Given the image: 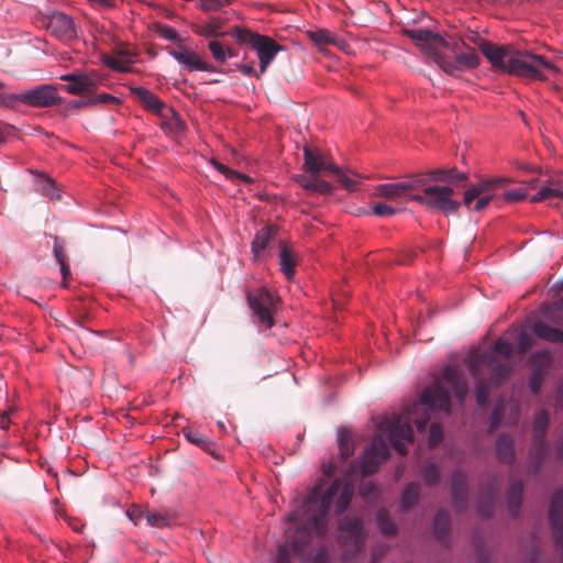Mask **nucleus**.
Returning <instances> with one entry per match:
<instances>
[{"instance_id":"f257e3e1","label":"nucleus","mask_w":563,"mask_h":563,"mask_svg":"<svg viewBox=\"0 0 563 563\" xmlns=\"http://www.w3.org/2000/svg\"><path fill=\"white\" fill-rule=\"evenodd\" d=\"M353 494L354 481L351 474H345L323 493L314 489L307 495L288 516L289 526L285 530L287 540L278 549L277 563H290L291 553L301 551L313 536L322 534L331 506L334 505L338 512H343Z\"/></svg>"},{"instance_id":"f03ea898","label":"nucleus","mask_w":563,"mask_h":563,"mask_svg":"<svg viewBox=\"0 0 563 563\" xmlns=\"http://www.w3.org/2000/svg\"><path fill=\"white\" fill-rule=\"evenodd\" d=\"M451 391L462 402L467 394V384L456 367L448 365L443 368L441 378L437 380V384L423 390L421 402L427 407V410L438 409L449 412Z\"/></svg>"},{"instance_id":"7ed1b4c3","label":"nucleus","mask_w":563,"mask_h":563,"mask_svg":"<svg viewBox=\"0 0 563 563\" xmlns=\"http://www.w3.org/2000/svg\"><path fill=\"white\" fill-rule=\"evenodd\" d=\"M302 169L308 173L309 176L297 175L295 177V181L299 184L302 189L321 195L332 194L333 186L329 181L319 178L321 172H339V166L334 164L329 156L319 151L305 147Z\"/></svg>"},{"instance_id":"20e7f679","label":"nucleus","mask_w":563,"mask_h":563,"mask_svg":"<svg viewBox=\"0 0 563 563\" xmlns=\"http://www.w3.org/2000/svg\"><path fill=\"white\" fill-rule=\"evenodd\" d=\"M510 353L511 344L500 338L496 341L493 351L484 353L481 357L471 356L465 362L475 378H478L479 371L485 367L489 371L492 379L499 384L510 373V367L507 364Z\"/></svg>"},{"instance_id":"39448f33","label":"nucleus","mask_w":563,"mask_h":563,"mask_svg":"<svg viewBox=\"0 0 563 563\" xmlns=\"http://www.w3.org/2000/svg\"><path fill=\"white\" fill-rule=\"evenodd\" d=\"M419 184L416 190L421 194L410 196L411 201L419 202L429 209L441 211L445 214L454 213L460 207V202L452 199L454 190L450 186L431 185L426 177H417Z\"/></svg>"},{"instance_id":"423d86ee","label":"nucleus","mask_w":563,"mask_h":563,"mask_svg":"<svg viewBox=\"0 0 563 563\" xmlns=\"http://www.w3.org/2000/svg\"><path fill=\"white\" fill-rule=\"evenodd\" d=\"M558 71V68L541 55L515 51L508 59L506 74L527 79L545 80V71Z\"/></svg>"},{"instance_id":"0eeeda50","label":"nucleus","mask_w":563,"mask_h":563,"mask_svg":"<svg viewBox=\"0 0 563 563\" xmlns=\"http://www.w3.org/2000/svg\"><path fill=\"white\" fill-rule=\"evenodd\" d=\"M233 34L239 43L250 44L256 52L260 60L261 74H264L275 59L276 55L285 49L283 45H279L272 37L254 33L249 30L236 29Z\"/></svg>"},{"instance_id":"6e6552de","label":"nucleus","mask_w":563,"mask_h":563,"mask_svg":"<svg viewBox=\"0 0 563 563\" xmlns=\"http://www.w3.org/2000/svg\"><path fill=\"white\" fill-rule=\"evenodd\" d=\"M377 427L380 431L387 433L391 445L399 454L407 453L406 443L413 442V431L408 419L404 420L401 416L393 413L383 417Z\"/></svg>"},{"instance_id":"1a4fd4ad","label":"nucleus","mask_w":563,"mask_h":563,"mask_svg":"<svg viewBox=\"0 0 563 563\" xmlns=\"http://www.w3.org/2000/svg\"><path fill=\"white\" fill-rule=\"evenodd\" d=\"M246 299L260 329H271L274 325L273 312L276 309V296L263 287L247 292Z\"/></svg>"},{"instance_id":"9d476101","label":"nucleus","mask_w":563,"mask_h":563,"mask_svg":"<svg viewBox=\"0 0 563 563\" xmlns=\"http://www.w3.org/2000/svg\"><path fill=\"white\" fill-rule=\"evenodd\" d=\"M59 79L68 82V85L62 86V88L67 93L75 96L91 93L97 90L106 80L104 76L96 69H90L87 71L76 70L62 75Z\"/></svg>"},{"instance_id":"9b49d317","label":"nucleus","mask_w":563,"mask_h":563,"mask_svg":"<svg viewBox=\"0 0 563 563\" xmlns=\"http://www.w3.org/2000/svg\"><path fill=\"white\" fill-rule=\"evenodd\" d=\"M18 104L20 102L30 106L45 108L56 104L59 101L57 87L53 85H38L22 93H16Z\"/></svg>"},{"instance_id":"f8f14e48","label":"nucleus","mask_w":563,"mask_h":563,"mask_svg":"<svg viewBox=\"0 0 563 563\" xmlns=\"http://www.w3.org/2000/svg\"><path fill=\"white\" fill-rule=\"evenodd\" d=\"M389 455V449L382 435H376L371 445L365 449L361 461L360 470L363 474H373L379 464Z\"/></svg>"},{"instance_id":"ddd939ff","label":"nucleus","mask_w":563,"mask_h":563,"mask_svg":"<svg viewBox=\"0 0 563 563\" xmlns=\"http://www.w3.org/2000/svg\"><path fill=\"white\" fill-rule=\"evenodd\" d=\"M405 34L413 40L430 56H432L435 63L441 56V51L448 46V43L440 34L433 33L429 30H406Z\"/></svg>"},{"instance_id":"4468645a","label":"nucleus","mask_w":563,"mask_h":563,"mask_svg":"<svg viewBox=\"0 0 563 563\" xmlns=\"http://www.w3.org/2000/svg\"><path fill=\"white\" fill-rule=\"evenodd\" d=\"M437 64L449 75H454L457 71L465 69H474L479 65V56L477 53L467 47L466 52L459 53L455 60L444 58L442 55L438 58Z\"/></svg>"},{"instance_id":"2eb2a0df","label":"nucleus","mask_w":563,"mask_h":563,"mask_svg":"<svg viewBox=\"0 0 563 563\" xmlns=\"http://www.w3.org/2000/svg\"><path fill=\"white\" fill-rule=\"evenodd\" d=\"M46 29L62 41L71 40L76 36V29L73 19L63 12H53L45 18Z\"/></svg>"},{"instance_id":"dca6fc26","label":"nucleus","mask_w":563,"mask_h":563,"mask_svg":"<svg viewBox=\"0 0 563 563\" xmlns=\"http://www.w3.org/2000/svg\"><path fill=\"white\" fill-rule=\"evenodd\" d=\"M169 55L188 71H216L211 64L205 62L196 52L184 45L179 46L178 49L170 51Z\"/></svg>"},{"instance_id":"f3484780","label":"nucleus","mask_w":563,"mask_h":563,"mask_svg":"<svg viewBox=\"0 0 563 563\" xmlns=\"http://www.w3.org/2000/svg\"><path fill=\"white\" fill-rule=\"evenodd\" d=\"M479 49L492 64L493 68L503 73L507 71L508 59L515 52L510 47L495 45L490 42H481Z\"/></svg>"},{"instance_id":"a211bd4d","label":"nucleus","mask_w":563,"mask_h":563,"mask_svg":"<svg viewBox=\"0 0 563 563\" xmlns=\"http://www.w3.org/2000/svg\"><path fill=\"white\" fill-rule=\"evenodd\" d=\"M417 177L400 181V183H386L376 186L375 194L378 197H383L386 199H397L406 197L410 200V196L413 195L411 191L416 190L417 186Z\"/></svg>"},{"instance_id":"6ab92c4d","label":"nucleus","mask_w":563,"mask_h":563,"mask_svg":"<svg viewBox=\"0 0 563 563\" xmlns=\"http://www.w3.org/2000/svg\"><path fill=\"white\" fill-rule=\"evenodd\" d=\"M549 521L556 541L563 543V488L556 489L551 497Z\"/></svg>"},{"instance_id":"aec40b11","label":"nucleus","mask_w":563,"mask_h":563,"mask_svg":"<svg viewBox=\"0 0 563 563\" xmlns=\"http://www.w3.org/2000/svg\"><path fill=\"white\" fill-rule=\"evenodd\" d=\"M131 93L143 106L146 111L157 115H163L167 110L173 112L155 93L144 87H131Z\"/></svg>"},{"instance_id":"412c9836","label":"nucleus","mask_w":563,"mask_h":563,"mask_svg":"<svg viewBox=\"0 0 563 563\" xmlns=\"http://www.w3.org/2000/svg\"><path fill=\"white\" fill-rule=\"evenodd\" d=\"M134 54L126 49H118L113 54H103L100 57L101 63L108 68L118 73H129L134 63Z\"/></svg>"},{"instance_id":"4be33fe9","label":"nucleus","mask_w":563,"mask_h":563,"mask_svg":"<svg viewBox=\"0 0 563 563\" xmlns=\"http://www.w3.org/2000/svg\"><path fill=\"white\" fill-rule=\"evenodd\" d=\"M297 263H298L297 253L287 246L282 247V250L279 252V265H280V271L283 272V274L286 276V278L288 280L294 279L295 267H296Z\"/></svg>"},{"instance_id":"5701e85b","label":"nucleus","mask_w":563,"mask_h":563,"mask_svg":"<svg viewBox=\"0 0 563 563\" xmlns=\"http://www.w3.org/2000/svg\"><path fill=\"white\" fill-rule=\"evenodd\" d=\"M503 183L501 179H493V180H483V181H479L478 184L472 186L470 189H467L465 192H464V205L467 207V208H471V203L475 200V198H478V197H482V196H485L484 194L500 185Z\"/></svg>"},{"instance_id":"b1692460","label":"nucleus","mask_w":563,"mask_h":563,"mask_svg":"<svg viewBox=\"0 0 563 563\" xmlns=\"http://www.w3.org/2000/svg\"><path fill=\"white\" fill-rule=\"evenodd\" d=\"M340 530L347 533L354 541L355 547L360 550L363 547V527L358 519H344L340 522Z\"/></svg>"},{"instance_id":"393cba45","label":"nucleus","mask_w":563,"mask_h":563,"mask_svg":"<svg viewBox=\"0 0 563 563\" xmlns=\"http://www.w3.org/2000/svg\"><path fill=\"white\" fill-rule=\"evenodd\" d=\"M534 334L542 340L552 343L563 342V331L548 325L547 323L539 321L533 325Z\"/></svg>"},{"instance_id":"a878e982","label":"nucleus","mask_w":563,"mask_h":563,"mask_svg":"<svg viewBox=\"0 0 563 563\" xmlns=\"http://www.w3.org/2000/svg\"><path fill=\"white\" fill-rule=\"evenodd\" d=\"M549 426V415L545 410H540L536 413L534 420H533V431L536 433V442H538L541 446V454L544 453L545 444H544V437L547 433V429Z\"/></svg>"},{"instance_id":"bb28decb","label":"nucleus","mask_w":563,"mask_h":563,"mask_svg":"<svg viewBox=\"0 0 563 563\" xmlns=\"http://www.w3.org/2000/svg\"><path fill=\"white\" fill-rule=\"evenodd\" d=\"M563 198V189L560 187V181H549L542 186L539 191L530 198V202H539L550 198Z\"/></svg>"},{"instance_id":"cd10ccee","label":"nucleus","mask_w":563,"mask_h":563,"mask_svg":"<svg viewBox=\"0 0 563 563\" xmlns=\"http://www.w3.org/2000/svg\"><path fill=\"white\" fill-rule=\"evenodd\" d=\"M496 452L500 461L511 462L515 455L511 438L506 434L500 435L497 440Z\"/></svg>"},{"instance_id":"c85d7f7f","label":"nucleus","mask_w":563,"mask_h":563,"mask_svg":"<svg viewBox=\"0 0 563 563\" xmlns=\"http://www.w3.org/2000/svg\"><path fill=\"white\" fill-rule=\"evenodd\" d=\"M271 240V229L268 227H265L261 229L253 242H252V252L255 257H258L261 253L266 249L268 242Z\"/></svg>"},{"instance_id":"c756f323","label":"nucleus","mask_w":563,"mask_h":563,"mask_svg":"<svg viewBox=\"0 0 563 563\" xmlns=\"http://www.w3.org/2000/svg\"><path fill=\"white\" fill-rule=\"evenodd\" d=\"M145 519L147 525L154 528L168 527L173 520L167 512H152L150 510H146Z\"/></svg>"},{"instance_id":"7c9ffc66","label":"nucleus","mask_w":563,"mask_h":563,"mask_svg":"<svg viewBox=\"0 0 563 563\" xmlns=\"http://www.w3.org/2000/svg\"><path fill=\"white\" fill-rule=\"evenodd\" d=\"M332 174L336 175L339 183L349 191H353L357 188L360 178L358 175L343 170L340 167L339 172H332Z\"/></svg>"},{"instance_id":"2f4dec72","label":"nucleus","mask_w":563,"mask_h":563,"mask_svg":"<svg viewBox=\"0 0 563 563\" xmlns=\"http://www.w3.org/2000/svg\"><path fill=\"white\" fill-rule=\"evenodd\" d=\"M338 442H339V452H340V455L342 459L346 460L351 455H353L354 445H353V442L351 440L349 432H346V431L339 432Z\"/></svg>"},{"instance_id":"473e14b6","label":"nucleus","mask_w":563,"mask_h":563,"mask_svg":"<svg viewBox=\"0 0 563 563\" xmlns=\"http://www.w3.org/2000/svg\"><path fill=\"white\" fill-rule=\"evenodd\" d=\"M309 37L312 42H314L318 46H324L328 44H338L336 37L332 35L331 32L327 30H317L309 32Z\"/></svg>"},{"instance_id":"72a5a7b5","label":"nucleus","mask_w":563,"mask_h":563,"mask_svg":"<svg viewBox=\"0 0 563 563\" xmlns=\"http://www.w3.org/2000/svg\"><path fill=\"white\" fill-rule=\"evenodd\" d=\"M0 107L7 109L18 108L16 93L9 92L4 82L0 81Z\"/></svg>"},{"instance_id":"f704fd0d","label":"nucleus","mask_w":563,"mask_h":563,"mask_svg":"<svg viewBox=\"0 0 563 563\" xmlns=\"http://www.w3.org/2000/svg\"><path fill=\"white\" fill-rule=\"evenodd\" d=\"M37 189L51 199L59 198L53 180L46 176H40L37 179Z\"/></svg>"},{"instance_id":"c9c22d12","label":"nucleus","mask_w":563,"mask_h":563,"mask_svg":"<svg viewBox=\"0 0 563 563\" xmlns=\"http://www.w3.org/2000/svg\"><path fill=\"white\" fill-rule=\"evenodd\" d=\"M418 495H419V485L416 483L409 484L405 488V490L401 495L402 507L408 508V507L412 506L417 501Z\"/></svg>"},{"instance_id":"e433bc0d","label":"nucleus","mask_w":563,"mask_h":563,"mask_svg":"<svg viewBox=\"0 0 563 563\" xmlns=\"http://www.w3.org/2000/svg\"><path fill=\"white\" fill-rule=\"evenodd\" d=\"M183 433L189 442L205 450L209 449L211 445L210 440L197 431H194L191 429H184Z\"/></svg>"},{"instance_id":"4c0bfd02","label":"nucleus","mask_w":563,"mask_h":563,"mask_svg":"<svg viewBox=\"0 0 563 563\" xmlns=\"http://www.w3.org/2000/svg\"><path fill=\"white\" fill-rule=\"evenodd\" d=\"M449 526V515L445 511L438 512L433 520V530L438 534V537L445 534L448 532Z\"/></svg>"},{"instance_id":"58836bf2","label":"nucleus","mask_w":563,"mask_h":563,"mask_svg":"<svg viewBox=\"0 0 563 563\" xmlns=\"http://www.w3.org/2000/svg\"><path fill=\"white\" fill-rule=\"evenodd\" d=\"M377 523L380 531L384 534H393L396 531L395 525L389 520L388 514L386 510H379L377 512Z\"/></svg>"},{"instance_id":"ea45409f","label":"nucleus","mask_w":563,"mask_h":563,"mask_svg":"<svg viewBox=\"0 0 563 563\" xmlns=\"http://www.w3.org/2000/svg\"><path fill=\"white\" fill-rule=\"evenodd\" d=\"M208 48L212 54V57L218 63L223 64L228 58V53L225 51V46H223L219 41H210L208 43Z\"/></svg>"},{"instance_id":"a19ab883","label":"nucleus","mask_w":563,"mask_h":563,"mask_svg":"<svg viewBox=\"0 0 563 563\" xmlns=\"http://www.w3.org/2000/svg\"><path fill=\"white\" fill-rule=\"evenodd\" d=\"M522 492H523V485L520 482L514 483L510 486V488L508 490V500L511 506H514L516 508L519 507V505L521 503Z\"/></svg>"},{"instance_id":"79ce46f5","label":"nucleus","mask_w":563,"mask_h":563,"mask_svg":"<svg viewBox=\"0 0 563 563\" xmlns=\"http://www.w3.org/2000/svg\"><path fill=\"white\" fill-rule=\"evenodd\" d=\"M421 476L423 481L429 485L437 483L440 476L438 466L432 463L428 464L421 471Z\"/></svg>"},{"instance_id":"37998d69","label":"nucleus","mask_w":563,"mask_h":563,"mask_svg":"<svg viewBox=\"0 0 563 563\" xmlns=\"http://www.w3.org/2000/svg\"><path fill=\"white\" fill-rule=\"evenodd\" d=\"M213 167L219 170L221 174H223L228 179L234 180V179H243L245 181H249V177L245 175H242L238 172H234L227 167L225 165L218 163L216 161L211 162Z\"/></svg>"},{"instance_id":"c03bdc74","label":"nucleus","mask_w":563,"mask_h":563,"mask_svg":"<svg viewBox=\"0 0 563 563\" xmlns=\"http://www.w3.org/2000/svg\"><path fill=\"white\" fill-rule=\"evenodd\" d=\"M488 387L486 383L479 379L478 385L476 387V401L478 406H485L488 398Z\"/></svg>"},{"instance_id":"a18cd8bd","label":"nucleus","mask_w":563,"mask_h":563,"mask_svg":"<svg viewBox=\"0 0 563 563\" xmlns=\"http://www.w3.org/2000/svg\"><path fill=\"white\" fill-rule=\"evenodd\" d=\"M373 213L378 217H390L396 213V209L385 202H378L373 206Z\"/></svg>"},{"instance_id":"49530a36","label":"nucleus","mask_w":563,"mask_h":563,"mask_svg":"<svg viewBox=\"0 0 563 563\" xmlns=\"http://www.w3.org/2000/svg\"><path fill=\"white\" fill-rule=\"evenodd\" d=\"M118 102H119V98H117L115 96H112L110 93H106V92L99 93L98 96H96L93 98L87 99V103H91V104L118 103Z\"/></svg>"},{"instance_id":"de8ad7c7","label":"nucleus","mask_w":563,"mask_h":563,"mask_svg":"<svg viewBox=\"0 0 563 563\" xmlns=\"http://www.w3.org/2000/svg\"><path fill=\"white\" fill-rule=\"evenodd\" d=\"M442 428L434 423L430 427V432H429V444L430 446H435L438 445L441 440H442Z\"/></svg>"},{"instance_id":"09e8293b","label":"nucleus","mask_w":563,"mask_h":563,"mask_svg":"<svg viewBox=\"0 0 563 563\" xmlns=\"http://www.w3.org/2000/svg\"><path fill=\"white\" fill-rule=\"evenodd\" d=\"M146 510L132 506L126 510V517L134 523L137 525L142 518H145Z\"/></svg>"},{"instance_id":"8fccbe9b","label":"nucleus","mask_w":563,"mask_h":563,"mask_svg":"<svg viewBox=\"0 0 563 563\" xmlns=\"http://www.w3.org/2000/svg\"><path fill=\"white\" fill-rule=\"evenodd\" d=\"M527 196L523 189H512L504 194V198L509 202H516L525 199Z\"/></svg>"},{"instance_id":"3c124183","label":"nucleus","mask_w":563,"mask_h":563,"mask_svg":"<svg viewBox=\"0 0 563 563\" xmlns=\"http://www.w3.org/2000/svg\"><path fill=\"white\" fill-rule=\"evenodd\" d=\"M492 198L493 197L490 195H485V196L475 198L476 202L474 203V206L471 205L470 209H473L477 212L483 211L489 205V202L492 201Z\"/></svg>"},{"instance_id":"603ef678","label":"nucleus","mask_w":563,"mask_h":563,"mask_svg":"<svg viewBox=\"0 0 563 563\" xmlns=\"http://www.w3.org/2000/svg\"><path fill=\"white\" fill-rule=\"evenodd\" d=\"M360 494L364 499H371L377 495V489L373 484L368 483L362 485L360 488Z\"/></svg>"},{"instance_id":"864d4df0","label":"nucleus","mask_w":563,"mask_h":563,"mask_svg":"<svg viewBox=\"0 0 563 563\" xmlns=\"http://www.w3.org/2000/svg\"><path fill=\"white\" fill-rule=\"evenodd\" d=\"M542 385V377L539 373H534L529 379V388L533 394H537Z\"/></svg>"},{"instance_id":"5fc2aeb1","label":"nucleus","mask_w":563,"mask_h":563,"mask_svg":"<svg viewBox=\"0 0 563 563\" xmlns=\"http://www.w3.org/2000/svg\"><path fill=\"white\" fill-rule=\"evenodd\" d=\"M432 177L434 180H452L453 179V170L439 169L432 173Z\"/></svg>"},{"instance_id":"6e6d98bb","label":"nucleus","mask_w":563,"mask_h":563,"mask_svg":"<svg viewBox=\"0 0 563 563\" xmlns=\"http://www.w3.org/2000/svg\"><path fill=\"white\" fill-rule=\"evenodd\" d=\"M235 67L246 76H255L258 78L262 75L261 73L258 74L252 65L236 64Z\"/></svg>"},{"instance_id":"4d7b16f0","label":"nucleus","mask_w":563,"mask_h":563,"mask_svg":"<svg viewBox=\"0 0 563 563\" xmlns=\"http://www.w3.org/2000/svg\"><path fill=\"white\" fill-rule=\"evenodd\" d=\"M53 252H54V256H55L57 263L65 261L64 247H63L62 243L56 238H55V244H54Z\"/></svg>"},{"instance_id":"13d9d810","label":"nucleus","mask_w":563,"mask_h":563,"mask_svg":"<svg viewBox=\"0 0 563 563\" xmlns=\"http://www.w3.org/2000/svg\"><path fill=\"white\" fill-rule=\"evenodd\" d=\"M161 35L168 41H177L178 34L175 29L170 26H164L161 31Z\"/></svg>"},{"instance_id":"bf43d9fd","label":"nucleus","mask_w":563,"mask_h":563,"mask_svg":"<svg viewBox=\"0 0 563 563\" xmlns=\"http://www.w3.org/2000/svg\"><path fill=\"white\" fill-rule=\"evenodd\" d=\"M500 419H501V413H500V410L498 408H495L490 415V429H495L498 427L499 422H500Z\"/></svg>"},{"instance_id":"052dcab7","label":"nucleus","mask_w":563,"mask_h":563,"mask_svg":"<svg viewBox=\"0 0 563 563\" xmlns=\"http://www.w3.org/2000/svg\"><path fill=\"white\" fill-rule=\"evenodd\" d=\"M203 8L207 10L218 11L222 8V2L220 0H205Z\"/></svg>"},{"instance_id":"680f3d73","label":"nucleus","mask_w":563,"mask_h":563,"mask_svg":"<svg viewBox=\"0 0 563 563\" xmlns=\"http://www.w3.org/2000/svg\"><path fill=\"white\" fill-rule=\"evenodd\" d=\"M11 412V409L3 410L0 412V428L7 429L10 424L9 415Z\"/></svg>"},{"instance_id":"e2e57ef3","label":"nucleus","mask_w":563,"mask_h":563,"mask_svg":"<svg viewBox=\"0 0 563 563\" xmlns=\"http://www.w3.org/2000/svg\"><path fill=\"white\" fill-rule=\"evenodd\" d=\"M467 41L477 45L479 47V43L481 42H486L485 40H483L479 35V33L477 32H471L467 36H466Z\"/></svg>"},{"instance_id":"0e129e2a","label":"nucleus","mask_w":563,"mask_h":563,"mask_svg":"<svg viewBox=\"0 0 563 563\" xmlns=\"http://www.w3.org/2000/svg\"><path fill=\"white\" fill-rule=\"evenodd\" d=\"M169 124L173 125V128L176 132L181 131L184 129V122L174 112H173V120Z\"/></svg>"},{"instance_id":"69168bd1","label":"nucleus","mask_w":563,"mask_h":563,"mask_svg":"<svg viewBox=\"0 0 563 563\" xmlns=\"http://www.w3.org/2000/svg\"><path fill=\"white\" fill-rule=\"evenodd\" d=\"M92 4H99L104 8H113L114 7V0H88Z\"/></svg>"},{"instance_id":"338daca9","label":"nucleus","mask_w":563,"mask_h":563,"mask_svg":"<svg viewBox=\"0 0 563 563\" xmlns=\"http://www.w3.org/2000/svg\"><path fill=\"white\" fill-rule=\"evenodd\" d=\"M555 400L556 405L563 408V383L556 389Z\"/></svg>"},{"instance_id":"774afa93","label":"nucleus","mask_w":563,"mask_h":563,"mask_svg":"<svg viewBox=\"0 0 563 563\" xmlns=\"http://www.w3.org/2000/svg\"><path fill=\"white\" fill-rule=\"evenodd\" d=\"M58 264L60 266V273H62L63 279L65 282L68 278V276L70 275V269L65 261L59 262Z\"/></svg>"}]
</instances>
